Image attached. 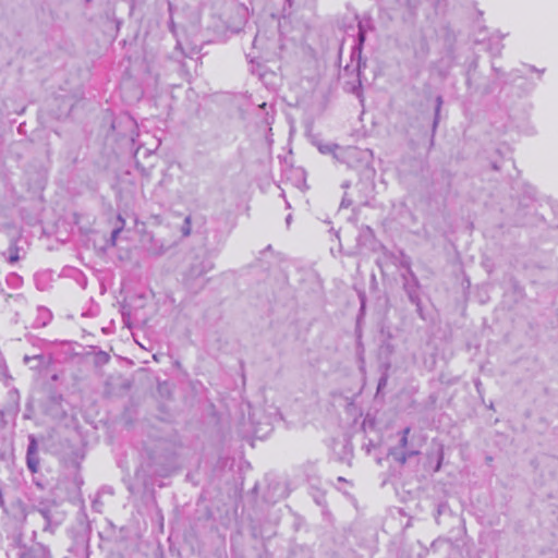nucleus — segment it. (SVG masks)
Wrapping results in <instances>:
<instances>
[{
    "instance_id": "nucleus-13",
    "label": "nucleus",
    "mask_w": 558,
    "mask_h": 558,
    "mask_svg": "<svg viewBox=\"0 0 558 558\" xmlns=\"http://www.w3.org/2000/svg\"><path fill=\"white\" fill-rule=\"evenodd\" d=\"M19 259V256L17 255H12L10 257V262L13 263V262H16Z\"/></svg>"
},
{
    "instance_id": "nucleus-9",
    "label": "nucleus",
    "mask_w": 558,
    "mask_h": 558,
    "mask_svg": "<svg viewBox=\"0 0 558 558\" xmlns=\"http://www.w3.org/2000/svg\"><path fill=\"white\" fill-rule=\"evenodd\" d=\"M39 313L43 318L41 325L45 326L51 319V313L46 308H40Z\"/></svg>"
},
{
    "instance_id": "nucleus-11",
    "label": "nucleus",
    "mask_w": 558,
    "mask_h": 558,
    "mask_svg": "<svg viewBox=\"0 0 558 558\" xmlns=\"http://www.w3.org/2000/svg\"><path fill=\"white\" fill-rule=\"evenodd\" d=\"M121 229H122V227L117 228V229H114V230L112 231V233H111V240H112V243H114V242H116V239L118 238L119 233L121 232Z\"/></svg>"
},
{
    "instance_id": "nucleus-21",
    "label": "nucleus",
    "mask_w": 558,
    "mask_h": 558,
    "mask_svg": "<svg viewBox=\"0 0 558 558\" xmlns=\"http://www.w3.org/2000/svg\"><path fill=\"white\" fill-rule=\"evenodd\" d=\"M157 253L162 254V253H165V250L162 248V250L158 251Z\"/></svg>"
},
{
    "instance_id": "nucleus-20",
    "label": "nucleus",
    "mask_w": 558,
    "mask_h": 558,
    "mask_svg": "<svg viewBox=\"0 0 558 558\" xmlns=\"http://www.w3.org/2000/svg\"><path fill=\"white\" fill-rule=\"evenodd\" d=\"M102 357H104V360H105V361H107V360H108V355H107V354H105V353L102 354Z\"/></svg>"
},
{
    "instance_id": "nucleus-15",
    "label": "nucleus",
    "mask_w": 558,
    "mask_h": 558,
    "mask_svg": "<svg viewBox=\"0 0 558 558\" xmlns=\"http://www.w3.org/2000/svg\"><path fill=\"white\" fill-rule=\"evenodd\" d=\"M530 70H531V71H535V72H536L535 66H530ZM537 72H538L539 74H542V73L544 72V70H542V71H538V70H537Z\"/></svg>"
},
{
    "instance_id": "nucleus-8",
    "label": "nucleus",
    "mask_w": 558,
    "mask_h": 558,
    "mask_svg": "<svg viewBox=\"0 0 558 558\" xmlns=\"http://www.w3.org/2000/svg\"><path fill=\"white\" fill-rule=\"evenodd\" d=\"M28 439H29V444H28V447H27V454L26 456L37 454V452H38V445H37L36 438L33 435H31L28 437Z\"/></svg>"
},
{
    "instance_id": "nucleus-10",
    "label": "nucleus",
    "mask_w": 558,
    "mask_h": 558,
    "mask_svg": "<svg viewBox=\"0 0 558 558\" xmlns=\"http://www.w3.org/2000/svg\"><path fill=\"white\" fill-rule=\"evenodd\" d=\"M441 97H438L437 98V107H436V117H435V121H434V128L437 125L438 123V114H439V110H440V106H441Z\"/></svg>"
},
{
    "instance_id": "nucleus-5",
    "label": "nucleus",
    "mask_w": 558,
    "mask_h": 558,
    "mask_svg": "<svg viewBox=\"0 0 558 558\" xmlns=\"http://www.w3.org/2000/svg\"><path fill=\"white\" fill-rule=\"evenodd\" d=\"M316 147L322 154H331L335 157V150L339 148V145L333 143L318 142Z\"/></svg>"
},
{
    "instance_id": "nucleus-14",
    "label": "nucleus",
    "mask_w": 558,
    "mask_h": 558,
    "mask_svg": "<svg viewBox=\"0 0 558 558\" xmlns=\"http://www.w3.org/2000/svg\"><path fill=\"white\" fill-rule=\"evenodd\" d=\"M359 38H360V41L362 43L364 40V34L362 32H360L359 34Z\"/></svg>"
},
{
    "instance_id": "nucleus-12",
    "label": "nucleus",
    "mask_w": 558,
    "mask_h": 558,
    "mask_svg": "<svg viewBox=\"0 0 558 558\" xmlns=\"http://www.w3.org/2000/svg\"><path fill=\"white\" fill-rule=\"evenodd\" d=\"M350 205V203H348V199L343 198L342 202H341V206L342 207H348Z\"/></svg>"
},
{
    "instance_id": "nucleus-1",
    "label": "nucleus",
    "mask_w": 558,
    "mask_h": 558,
    "mask_svg": "<svg viewBox=\"0 0 558 558\" xmlns=\"http://www.w3.org/2000/svg\"><path fill=\"white\" fill-rule=\"evenodd\" d=\"M410 433H411V428L405 427L400 433L401 437L399 440V445L391 448L389 451L390 456H392L393 459L396 461H398L400 464H404L408 461V459L418 454V452H420L417 449L413 448V446H411L409 444Z\"/></svg>"
},
{
    "instance_id": "nucleus-6",
    "label": "nucleus",
    "mask_w": 558,
    "mask_h": 558,
    "mask_svg": "<svg viewBox=\"0 0 558 558\" xmlns=\"http://www.w3.org/2000/svg\"><path fill=\"white\" fill-rule=\"evenodd\" d=\"M26 462H27L28 469L33 473L37 472L38 465H39L38 454L26 456Z\"/></svg>"
},
{
    "instance_id": "nucleus-18",
    "label": "nucleus",
    "mask_w": 558,
    "mask_h": 558,
    "mask_svg": "<svg viewBox=\"0 0 558 558\" xmlns=\"http://www.w3.org/2000/svg\"><path fill=\"white\" fill-rule=\"evenodd\" d=\"M342 186H343V187H349V186H350V183H349V182H344V183L342 184Z\"/></svg>"
},
{
    "instance_id": "nucleus-4",
    "label": "nucleus",
    "mask_w": 558,
    "mask_h": 558,
    "mask_svg": "<svg viewBox=\"0 0 558 558\" xmlns=\"http://www.w3.org/2000/svg\"><path fill=\"white\" fill-rule=\"evenodd\" d=\"M248 418L253 426V433L257 437L265 436L270 430V420L268 416L259 417L258 411H252L248 414Z\"/></svg>"
},
{
    "instance_id": "nucleus-19",
    "label": "nucleus",
    "mask_w": 558,
    "mask_h": 558,
    "mask_svg": "<svg viewBox=\"0 0 558 558\" xmlns=\"http://www.w3.org/2000/svg\"><path fill=\"white\" fill-rule=\"evenodd\" d=\"M410 299H411L412 302H415V298H414V295L412 293H410Z\"/></svg>"
},
{
    "instance_id": "nucleus-3",
    "label": "nucleus",
    "mask_w": 558,
    "mask_h": 558,
    "mask_svg": "<svg viewBox=\"0 0 558 558\" xmlns=\"http://www.w3.org/2000/svg\"><path fill=\"white\" fill-rule=\"evenodd\" d=\"M383 8L391 17H405L409 12L410 0H383Z\"/></svg>"
},
{
    "instance_id": "nucleus-17",
    "label": "nucleus",
    "mask_w": 558,
    "mask_h": 558,
    "mask_svg": "<svg viewBox=\"0 0 558 558\" xmlns=\"http://www.w3.org/2000/svg\"><path fill=\"white\" fill-rule=\"evenodd\" d=\"M385 383H386V379H381V380L379 381V387H381L383 385H385Z\"/></svg>"
},
{
    "instance_id": "nucleus-16",
    "label": "nucleus",
    "mask_w": 558,
    "mask_h": 558,
    "mask_svg": "<svg viewBox=\"0 0 558 558\" xmlns=\"http://www.w3.org/2000/svg\"><path fill=\"white\" fill-rule=\"evenodd\" d=\"M291 218H292V217H291V215H289V216L287 217L286 221H287V223H288V225L290 223Z\"/></svg>"
},
{
    "instance_id": "nucleus-2",
    "label": "nucleus",
    "mask_w": 558,
    "mask_h": 558,
    "mask_svg": "<svg viewBox=\"0 0 558 558\" xmlns=\"http://www.w3.org/2000/svg\"><path fill=\"white\" fill-rule=\"evenodd\" d=\"M367 154L355 146L340 147L335 150V159L353 168Z\"/></svg>"
},
{
    "instance_id": "nucleus-7",
    "label": "nucleus",
    "mask_w": 558,
    "mask_h": 558,
    "mask_svg": "<svg viewBox=\"0 0 558 558\" xmlns=\"http://www.w3.org/2000/svg\"><path fill=\"white\" fill-rule=\"evenodd\" d=\"M191 231H192V218H191V216H186L183 221V225L181 227V233L183 236H189L191 234Z\"/></svg>"
}]
</instances>
